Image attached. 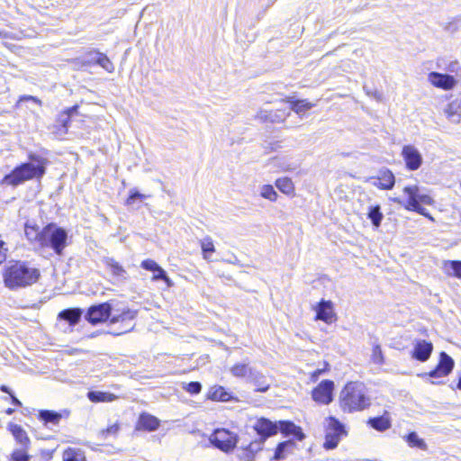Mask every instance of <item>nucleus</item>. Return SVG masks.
Instances as JSON below:
<instances>
[{
    "label": "nucleus",
    "mask_w": 461,
    "mask_h": 461,
    "mask_svg": "<svg viewBox=\"0 0 461 461\" xmlns=\"http://www.w3.org/2000/svg\"><path fill=\"white\" fill-rule=\"evenodd\" d=\"M40 276L38 268L20 260L9 262L3 273L5 285L11 290L30 286L35 284Z\"/></svg>",
    "instance_id": "1"
},
{
    "label": "nucleus",
    "mask_w": 461,
    "mask_h": 461,
    "mask_svg": "<svg viewBox=\"0 0 461 461\" xmlns=\"http://www.w3.org/2000/svg\"><path fill=\"white\" fill-rule=\"evenodd\" d=\"M28 158L29 162L22 163L5 176L3 183L17 186L27 180L41 178L46 173L47 159L35 153H30Z\"/></svg>",
    "instance_id": "2"
},
{
    "label": "nucleus",
    "mask_w": 461,
    "mask_h": 461,
    "mask_svg": "<svg viewBox=\"0 0 461 461\" xmlns=\"http://www.w3.org/2000/svg\"><path fill=\"white\" fill-rule=\"evenodd\" d=\"M340 399L341 407L349 412L363 411L371 404L366 386L359 382L347 384L341 391Z\"/></svg>",
    "instance_id": "3"
},
{
    "label": "nucleus",
    "mask_w": 461,
    "mask_h": 461,
    "mask_svg": "<svg viewBox=\"0 0 461 461\" xmlns=\"http://www.w3.org/2000/svg\"><path fill=\"white\" fill-rule=\"evenodd\" d=\"M36 239L42 247L50 248L57 255H61L67 246L68 232L55 223H50L37 233Z\"/></svg>",
    "instance_id": "4"
},
{
    "label": "nucleus",
    "mask_w": 461,
    "mask_h": 461,
    "mask_svg": "<svg viewBox=\"0 0 461 461\" xmlns=\"http://www.w3.org/2000/svg\"><path fill=\"white\" fill-rule=\"evenodd\" d=\"M403 192L408 195V202L405 208L429 217L426 209L421 206V203L430 204L432 203L431 197L426 194H421L417 185L405 186ZM429 218L431 219L430 216Z\"/></svg>",
    "instance_id": "5"
},
{
    "label": "nucleus",
    "mask_w": 461,
    "mask_h": 461,
    "mask_svg": "<svg viewBox=\"0 0 461 461\" xmlns=\"http://www.w3.org/2000/svg\"><path fill=\"white\" fill-rule=\"evenodd\" d=\"M136 316L137 311L131 310L130 308H113V313L110 319V323H121L120 329L116 331H113V334L115 336H119L128 331H131L134 327L132 321L136 318Z\"/></svg>",
    "instance_id": "6"
},
{
    "label": "nucleus",
    "mask_w": 461,
    "mask_h": 461,
    "mask_svg": "<svg viewBox=\"0 0 461 461\" xmlns=\"http://www.w3.org/2000/svg\"><path fill=\"white\" fill-rule=\"evenodd\" d=\"M212 445L223 452H230L238 443V436L226 429H217L210 437Z\"/></svg>",
    "instance_id": "7"
},
{
    "label": "nucleus",
    "mask_w": 461,
    "mask_h": 461,
    "mask_svg": "<svg viewBox=\"0 0 461 461\" xmlns=\"http://www.w3.org/2000/svg\"><path fill=\"white\" fill-rule=\"evenodd\" d=\"M113 308L112 303L109 302L92 305L87 310L86 319L92 324L104 322L111 319Z\"/></svg>",
    "instance_id": "8"
},
{
    "label": "nucleus",
    "mask_w": 461,
    "mask_h": 461,
    "mask_svg": "<svg viewBox=\"0 0 461 461\" xmlns=\"http://www.w3.org/2000/svg\"><path fill=\"white\" fill-rule=\"evenodd\" d=\"M428 81L433 86L445 91L452 90L457 85V80L453 76L434 71L429 73Z\"/></svg>",
    "instance_id": "9"
},
{
    "label": "nucleus",
    "mask_w": 461,
    "mask_h": 461,
    "mask_svg": "<svg viewBox=\"0 0 461 461\" xmlns=\"http://www.w3.org/2000/svg\"><path fill=\"white\" fill-rule=\"evenodd\" d=\"M333 389L334 383L332 381L323 380L313 389L312 399L319 403L329 404L332 401Z\"/></svg>",
    "instance_id": "10"
},
{
    "label": "nucleus",
    "mask_w": 461,
    "mask_h": 461,
    "mask_svg": "<svg viewBox=\"0 0 461 461\" xmlns=\"http://www.w3.org/2000/svg\"><path fill=\"white\" fill-rule=\"evenodd\" d=\"M454 360L446 352H441L439 355V362L435 369L431 370L428 375L431 378L445 377L449 375L454 368Z\"/></svg>",
    "instance_id": "11"
},
{
    "label": "nucleus",
    "mask_w": 461,
    "mask_h": 461,
    "mask_svg": "<svg viewBox=\"0 0 461 461\" xmlns=\"http://www.w3.org/2000/svg\"><path fill=\"white\" fill-rule=\"evenodd\" d=\"M402 156L409 170H417L422 164V156L420 152L412 145L403 146Z\"/></svg>",
    "instance_id": "12"
},
{
    "label": "nucleus",
    "mask_w": 461,
    "mask_h": 461,
    "mask_svg": "<svg viewBox=\"0 0 461 461\" xmlns=\"http://www.w3.org/2000/svg\"><path fill=\"white\" fill-rule=\"evenodd\" d=\"M254 429L262 438V440L265 441L266 438L277 433L278 425L266 418H261L255 423Z\"/></svg>",
    "instance_id": "13"
},
{
    "label": "nucleus",
    "mask_w": 461,
    "mask_h": 461,
    "mask_svg": "<svg viewBox=\"0 0 461 461\" xmlns=\"http://www.w3.org/2000/svg\"><path fill=\"white\" fill-rule=\"evenodd\" d=\"M447 119L455 124H461V92L444 109Z\"/></svg>",
    "instance_id": "14"
},
{
    "label": "nucleus",
    "mask_w": 461,
    "mask_h": 461,
    "mask_svg": "<svg viewBox=\"0 0 461 461\" xmlns=\"http://www.w3.org/2000/svg\"><path fill=\"white\" fill-rule=\"evenodd\" d=\"M433 350V345L424 339L417 340L414 344L412 357L420 362L427 361Z\"/></svg>",
    "instance_id": "15"
},
{
    "label": "nucleus",
    "mask_w": 461,
    "mask_h": 461,
    "mask_svg": "<svg viewBox=\"0 0 461 461\" xmlns=\"http://www.w3.org/2000/svg\"><path fill=\"white\" fill-rule=\"evenodd\" d=\"M372 184L384 190H390L393 187L395 178L392 171L388 169L380 170L377 176L372 178Z\"/></svg>",
    "instance_id": "16"
},
{
    "label": "nucleus",
    "mask_w": 461,
    "mask_h": 461,
    "mask_svg": "<svg viewBox=\"0 0 461 461\" xmlns=\"http://www.w3.org/2000/svg\"><path fill=\"white\" fill-rule=\"evenodd\" d=\"M316 319L330 324L333 321V304L330 301L321 300L315 307Z\"/></svg>",
    "instance_id": "17"
},
{
    "label": "nucleus",
    "mask_w": 461,
    "mask_h": 461,
    "mask_svg": "<svg viewBox=\"0 0 461 461\" xmlns=\"http://www.w3.org/2000/svg\"><path fill=\"white\" fill-rule=\"evenodd\" d=\"M290 113H285L283 110L276 111H266L262 110L258 113V118L261 122H269L273 123H277L284 122L285 117L288 116Z\"/></svg>",
    "instance_id": "18"
},
{
    "label": "nucleus",
    "mask_w": 461,
    "mask_h": 461,
    "mask_svg": "<svg viewBox=\"0 0 461 461\" xmlns=\"http://www.w3.org/2000/svg\"><path fill=\"white\" fill-rule=\"evenodd\" d=\"M278 430H280L284 435L289 436L293 435L298 440H303L304 438V434L302 429L296 426L294 422L288 420L279 421Z\"/></svg>",
    "instance_id": "19"
},
{
    "label": "nucleus",
    "mask_w": 461,
    "mask_h": 461,
    "mask_svg": "<svg viewBox=\"0 0 461 461\" xmlns=\"http://www.w3.org/2000/svg\"><path fill=\"white\" fill-rule=\"evenodd\" d=\"M402 438L411 448H417L422 451H427L429 448L426 441L416 431H411Z\"/></svg>",
    "instance_id": "20"
},
{
    "label": "nucleus",
    "mask_w": 461,
    "mask_h": 461,
    "mask_svg": "<svg viewBox=\"0 0 461 461\" xmlns=\"http://www.w3.org/2000/svg\"><path fill=\"white\" fill-rule=\"evenodd\" d=\"M249 382L256 386L257 392L265 393L269 389L270 384L267 382V377L259 371L254 369L250 375H249Z\"/></svg>",
    "instance_id": "21"
},
{
    "label": "nucleus",
    "mask_w": 461,
    "mask_h": 461,
    "mask_svg": "<svg viewBox=\"0 0 461 461\" xmlns=\"http://www.w3.org/2000/svg\"><path fill=\"white\" fill-rule=\"evenodd\" d=\"M8 430L12 433L19 444H21L23 447H28L30 444V438H28L26 431L22 428V426L11 422L8 424Z\"/></svg>",
    "instance_id": "22"
},
{
    "label": "nucleus",
    "mask_w": 461,
    "mask_h": 461,
    "mask_svg": "<svg viewBox=\"0 0 461 461\" xmlns=\"http://www.w3.org/2000/svg\"><path fill=\"white\" fill-rule=\"evenodd\" d=\"M159 426V420L148 413H142L138 420V429H143L149 431L156 430Z\"/></svg>",
    "instance_id": "23"
},
{
    "label": "nucleus",
    "mask_w": 461,
    "mask_h": 461,
    "mask_svg": "<svg viewBox=\"0 0 461 461\" xmlns=\"http://www.w3.org/2000/svg\"><path fill=\"white\" fill-rule=\"evenodd\" d=\"M82 313L83 312L79 308L67 309L59 313V318L68 321L69 325L74 326L80 321Z\"/></svg>",
    "instance_id": "24"
},
{
    "label": "nucleus",
    "mask_w": 461,
    "mask_h": 461,
    "mask_svg": "<svg viewBox=\"0 0 461 461\" xmlns=\"http://www.w3.org/2000/svg\"><path fill=\"white\" fill-rule=\"evenodd\" d=\"M208 399L212 401L228 402L231 399V395L220 385L212 386L207 394Z\"/></svg>",
    "instance_id": "25"
},
{
    "label": "nucleus",
    "mask_w": 461,
    "mask_h": 461,
    "mask_svg": "<svg viewBox=\"0 0 461 461\" xmlns=\"http://www.w3.org/2000/svg\"><path fill=\"white\" fill-rule=\"evenodd\" d=\"M105 264L109 267V269L113 276H115L121 280L127 279V277H128L127 271L116 260H114L112 258H108L105 259Z\"/></svg>",
    "instance_id": "26"
},
{
    "label": "nucleus",
    "mask_w": 461,
    "mask_h": 461,
    "mask_svg": "<svg viewBox=\"0 0 461 461\" xmlns=\"http://www.w3.org/2000/svg\"><path fill=\"white\" fill-rule=\"evenodd\" d=\"M38 417L39 420L45 423V425H58L62 418V415L61 413L55 411L41 410L39 411Z\"/></svg>",
    "instance_id": "27"
},
{
    "label": "nucleus",
    "mask_w": 461,
    "mask_h": 461,
    "mask_svg": "<svg viewBox=\"0 0 461 461\" xmlns=\"http://www.w3.org/2000/svg\"><path fill=\"white\" fill-rule=\"evenodd\" d=\"M367 218L371 221L374 228L377 229L381 226L382 221L384 219V214L381 212V207L379 204L368 206Z\"/></svg>",
    "instance_id": "28"
},
{
    "label": "nucleus",
    "mask_w": 461,
    "mask_h": 461,
    "mask_svg": "<svg viewBox=\"0 0 461 461\" xmlns=\"http://www.w3.org/2000/svg\"><path fill=\"white\" fill-rule=\"evenodd\" d=\"M367 423L370 425L371 428L377 431H384L391 428L392 425L390 418L385 415L370 418Z\"/></svg>",
    "instance_id": "29"
},
{
    "label": "nucleus",
    "mask_w": 461,
    "mask_h": 461,
    "mask_svg": "<svg viewBox=\"0 0 461 461\" xmlns=\"http://www.w3.org/2000/svg\"><path fill=\"white\" fill-rule=\"evenodd\" d=\"M443 268L447 276L461 279V260H447Z\"/></svg>",
    "instance_id": "30"
},
{
    "label": "nucleus",
    "mask_w": 461,
    "mask_h": 461,
    "mask_svg": "<svg viewBox=\"0 0 461 461\" xmlns=\"http://www.w3.org/2000/svg\"><path fill=\"white\" fill-rule=\"evenodd\" d=\"M254 368L249 366L246 363H237L230 368V374L238 378H247L249 379V375L252 373Z\"/></svg>",
    "instance_id": "31"
},
{
    "label": "nucleus",
    "mask_w": 461,
    "mask_h": 461,
    "mask_svg": "<svg viewBox=\"0 0 461 461\" xmlns=\"http://www.w3.org/2000/svg\"><path fill=\"white\" fill-rule=\"evenodd\" d=\"M63 461H86V456L83 450L79 448H67L62 455Z\"/></svg>",
    "instance_id": "32"
},
{
    "label": "nucleus",
    "mask_w": 461,
    "mask_h": 461,
    "mask_svg": "<svg viewBox=\"0 0 461 461\" xmlns=\"http://www.w3.org/2000/svg\"><path fill=\"white\" fill-rule=\"evenodd\" d=\"M276 188L285 194H292L294 192V185L291 178L280 177L276 180Z\"/></svg>",
    "instance_id": "33"
},
{
    "label": "nucleus",
    "mask_w": 461,
    "mask_h": 461,
    "mask_svg": "<svg viewBox=\"0 0 461 461\" xmlns=\"http://www.w3.org/2000/svg\"><path fill=\"white\" fill-rule=\"evenodd\" d=\"M287 102L290 104V109L297 114H301L313 106L312 103L306 100H293L289 98Z\"/></svg>",
    "instance_id": "34"
},
{
    "label": "nucleus",
    "mask_w": 461,
    "mask_h": 461,
    "mask_svg": "<svg viewBox=\"0 0 461 461\" xmlns=\"http://www.w3.org/2000/svg\"><path fill=\"white\" fill-rule=\"evenodd\" d=\"M87 397L93 402H112L116 398L113 393L100 391H90L87 393Z\"/></svg>",
    "instance_id": "35"
},
{
    "label": "nucleus",
    "mask_w": 461,
    "mask_h": 461,
    "mask_svg": "<svg viewBox=\"0 0 461 461\" xmlns=\"http://www.w3.org/2000/svg\"><path fill=\"white\" fill-rule=\"evenodd\" d=\"M95 62L101 66L104 69H105L108 72H113L114 69L113 64L111 62V60L107 58L106 55L97 52L95 54Z\"/></svg>",
    "instance_id": "36"
},
{
    "label": "nucleus",
    "mask_w": 461,
    "mask_h": 461,
    "mask_svg": "<svg viewBox=\"0 0 461 461\" xmlns=\"http://www.w3.org/2000/svg\"><path fill=\"white\" fill-rule=\"evenodd\" d=\"M260 195L263 198L267 199V200H269L271 202L276 201V199L278 197V194H277L276 191L275 190V188L271 185H262L261 188H260Z\"/></svg>",
    "instance_id": "37"
},
{
    "label": "nucleus",
    "mask_w": 461,
    "mask_h": 461,
    "mask_svg": "<svg viewBox=\"0 0 461 461\" xmlns=\"http://www.w3.org/2000/svg\"><path fill=\"white\" fill-rule=\"evenodd\" d=\"M339 439V435L334 434L332 431H326L325 442L323 446L326 449H333L338 446Z\"/></svg>",
    "instance_id": "38"
},
{
    "label": "nucleus",
    "mask_w": 461,
    "mask_h": 461,
    "mask_svg": "<svg viewBox=\"0 0 461 461\" xmlns=\"http://www.w3.org/2000/svg\"><path fill=\"white\" fill-rule=\"evenodd\" d=\"M201 248L203 254V258L208 259V254L215 251V248L211 237L207 236L201 240Z\"/></svg>",
    "instance_id": "39"
},
{
    "label": "nucleus",
    "mask_w": 461,
    "mask_h": 461,
    "mask_svg": "<svg viewBox=\"0 0 461 461\" xmlns=\"http://www.w3.org/2000/svg\"><path fill=\"white\" fill-rule=\"evenodd\" d=\"M293 445L294 443L291 440L279 443L276 448L274 459L276 461L284 459L285 456V451L287 447Z\"/></svg>",
    "instance_id": "40"
},
{
    "label": "nucleus",
    "mask_w": 461,
    "mask_h": 461,
    "mask_svg": "<svg viewBox=\"0 0 461 461\" xmlns=\"http://www.w3.org/2000/svg\"><path fill=\"white\" fill-rule=\"evenodd\" d=\"M327 431L341 436L344 433V426L335 418L330 417Z\"/></svg>",
    "instance_id": "41"
},
{
    "label": "nucleus",
    "mask_w": 461,
    "mask_h": 461,
    "mask_svg": "<svg viewBox=\"0 0 461 461\" xmlns=\"http://www.w3.org/2000/svg\"><path fill=\"white\" fill-rule=\"evenodd\" d=\"M181 387L190 394H198L202 391V384L200 382H183Z\"/></svg>",
    "instance_id": "42"
},
{
    "label": "nucleus",
    "mask_w": 461,
    "mask_h": 461,
    "mask_svg": "<svg viewBox=\"0 0 461 461\" xmlns=\"http://www.w3.org/2000/svg\"><path fill=\"white\" fill-rule=\"evenodd\" d=\"M148 197H149V195L141 194L136 188H133L130 190V194L126 200V204L132 205L137 199L142 201Z\"/></svg>",
    "instance_id": "43"
},
{
    "label": "nucleus",
    "mask_w": 461,
    "mask_h": 461,
    "mask_svg": "<svg viewBox=\"0 0 461 461\" xmlns=\"http://www.w3.org/2000/svg\"><path fill=\"white\" fill-rule=\"evenodd\" d=\"M11 459L13 461H30L31 456L24 448H17L11 454Z\"/></svg>",
    "instance_id": "44"
},
{
    "label": "nucleus",
    "mask_w": 461,
    "mask_h": 461,
    "mask_svg": "<svg viewBox=\"0 0 461 461\" xmlns=\"http://www.w3.org/2000/svg\"><path fill=\"white\" fill-rule=\"evenodd\" d=\"M371 358L375 364L381 365L384 363V355L380 345H374Z\"/></svg>",
    "instance_id": "45"
},
{
    "label": "nucleus",
    "mask_w": 461,
    "mask_h": 461,
    "mask_svg": "<svg viewBox=\"0 0 461 461\" xmlns=\"http://www.w3.org/2000/svg\"><path fill=\"white\" fill-rule=\"evenodd\" d=\"M153 273H154V276H153L154 280H163L168 286L172 285V281L167 276V272L161 267H158V268L156 270V272H153Z\"/></svg>",
    "instance_id": "46"
},
{
    "label": "nucleus",
    "mask_w": 461,
    "mask_h": 461,
    "mask_svg": "<svg viewBox=\"0 0 461 461\" xmlns=\"http://www.w3.org/2000/svg\"><path fill=\"white\" fill-rule=\"evenodd\" d=\"M255 453H257V449H247L246 447L240 449L238 454L239 458L241 461H253L255 457Z\"/></svg>",
    "instance_id": "47"
},
{
    "label": "nucleus",
    "mask_w": 461,
    "mask_h": 461,
    "mask_svg": "<svg viewBox=\"0 0 461 461\" xmlns=\"http://www.w3.org/2000/svg\"><path fill=\"white\" fill-rule=\"evenodd\" d=\"M444 69L449 73L457 75L461 71V64L458 60L449 61L444 68Z\"/></svg>",
    "instance_id": "48"
},
{
    "label": "nucleus",
    "mask_w": 461,
    "mask_h": 461,
    "mask_svg": "<svg viewBox=\"0 0 461 461\" xmlns=\"http://www.w3.org/2000/svg\"><path fill=\"white\" fill-rule=\"evenodd\" d=\"M141 267L145 270L156 272V270L158 268V264L152 260V259H145L140 264Z\"/></svg>",
    "instance_id": "49"
},
{
    "label": "nucleus",
    "mask_w": 461,
    "mask_h": 461,
    "mask_svg": "<svg viewBox=\"0 0 461 461\" xmlns=\"http://www.w3.org/2000/svg\"><path fill=\"white\" fill-rule=\"evenodd\" d=\"M5 243L0 240V264L5 261L7 257L8 249L5 247Z\"/></svg>",
    "instance_id": "50"
},
{
    "label": "nucleus",
    "mask_w": 461,
    "mask_h": 461,
    "mask_svg": "<svg viewBox=\"0 0 461 461\" xmlns=\"http://www.w3.org/2000/svg\"><path fill=\"white\" fill-rule=\"evenodd\" d=\"M119 430V426L117 424H113L112 426H110L109 428H107L105 430H103L102 431V434L103 435H107V434H111V435H115Z\"/></svg>",
    "instance_id": "51"
},
{
    "label": "nucleus",
    "mask_w": 461,
    "mask_h": 461,
    "mask_svg": "<svg viewBox=\"0 0 461 461\" xmlns=\"http://www.w3.org/2000/svg\"><path fill=\"white\" fill-rule=\"evenodd\" d=\"M461 23V18L459 19H456L451 23H449L447 24V26H446V30L448 31V32H454L455 31L457 30V24Z\"/></svg>",
    "instance_id": "52"
},
{
    "label": "nucleus",
    "mask_w": 461,
    "mask_h": 461,
    "mask_svg": "<svg viewBox=\"0 0 461 461\" xmlns=\"http://www.w3.org/2000/svg\"><path fill=\"white\" fill-rule=\"evenodd\" d=\"M263 442H264L263 440L261 442H251L250 444H249L246 447V448L249 449V450L257 449V452H258V450L261 449Z\"/></svg>",
    "instance_id": "53"
},
{
    "label": "nucleus",
    "mask_w": 461,
    "mask_h": 461,
    "mask_svg": "<svg viewBox=\"0 0 461 461\" xmlns=\"http://www.w3.org/2000/svg\"><path fill=\"white\" fill-rule=\"evenodd\" d=\"M10 398H11L12 403L14 405H15L17 407H21L22 406L21 401L14 393H12L10 395Z\"/></svg>",
    "instance_id": "54"
},
{
    "label": "nucleus",
    "mask_w": 461,
    "mask_h": 461,
    "mask_svg": "<svg viewBox=\"0 0 461 461\" xmlns=\"http://www.w3.org/2000/svg\"><path fill=\"white\" fill-rule=\"evenodd\" d=\"M0 391L3 393H8L9 395H11L13 393L12 390L7 385H5V384H2L0 386Z\"/></svg>",
    "instance_id": "55"
},
{
    "label": "nucleus",
    "mask_w": 461,
    "mask_h": 461,
    "mask_svg": "<svg viewBox=\"0 0 461 461\" xmlns=\"http://www.w3.org/2000/svg\"><path fill=\"white\" fill-rule=\"evenodd\" d=\"M23 100H32L35 103H41L40 100H38L36 97L34 96H32V95H25V96H23L21 97L20 101H23Z\"/></svg>",
    "instance_id": "56"
},
{
    "label": "nucleus",
    "mask_w": 461,
    "mask_h": 461,
    "mask_svg": "<svg viewBox=\"0 0 461 461\" xmlns=\"http://www.w3.org/2000/svg\"><path fill=\"white\" fill-rule=\"evenodd\" d=\"M70 121V117L66 115L64 119H60V122L64 128H68V124Z\"/></svg>",
    "instance_id": "57"
},
{
    "label": "nucleus",
    "mask_w": 461,
    "mask_h": 461,
    "mask_svg": "<svg viewBox=\"0 0 461 461\" xmlns=\"http://www.w3.org/2000/svg\"><path fill=\"white\" fill-rule=\"evenodd\" d=\"M77 109V106H73V107L69 108V109L67 111L66 115H68V116H69V117H70L74 113H76Z\"/></svg>",
    "instance_id": "58"
},
{
    "label": "nucleus",
    "mask_w": 461,
    "mask_h": 461,
    "mask_svg": "<svg viewBox=\"0 0 461 461\" xmlns=\"http://www.w3.org/2000/svg\"><path fill=\"white\" fill-rule=\"evenodd\" d=\"M281 168L284 170V171H288V170H292L294 168V167H292L291 165L289 164H284Z\"/></svg>",
    "instance_id": "59"
},
{
    "label": "nucleus",
    "mask_w": 461,
    "mask_h": 461,
    "mask_svg": "<svg viewBox=\"0 0 461 461\" xmlns=\"http://www.w3.org/2000/svg\"><path fill=\"white\" fill-rule=\"evenodd\" d=\"M14 412V410L12 409V408H8L6 411H5V413L7 415H12L13 413Z\"/></svg>",
    "instance_id": "60"
},
{
    "label": "nucleus",
    "mask_w": 461,
    "mask_h": 461,
    "mask_svg": "<svg viewBox=\"0 0 461 461\" xmlns=\"http://www.w3.org/2000/svg\"><path fill=\"white\" fill-rule=\"evenodd\" d=\"M322 371L321 369H318L313 372L312 376L317 377Z\"/></svg>",
    "instance_id": "61"
},
{
    "label": "nucleus",
    "mask_w": 461,
    "mask_h": 461,
    "mask_svg": "<svg viewBox=\"0 0 461 461\" xmlns=\"http://www.w3.org/2000/svg\"><path fill=\"white\" fill-rule=\"evenodd\" d=\"M459 390H461V376L459 377V380H458V383H457V386H456Z\"/></svg>",
    "instance_id": "62"
},
{
    "label": "nucleus",
    "mask_w": 461,
    "mask_h": 461,
    "mask_svg": "<svg viewBox=\"0 0 461 461\" xmlns=\"http://www.w3.org/2000/svg\"><path fill=\"white\" fill-rule=\"evenodd\" d=\"M394 202L401 203L398 199H394Z\"/></svg>",
    "instance_id": "63"
}]
</instances>
